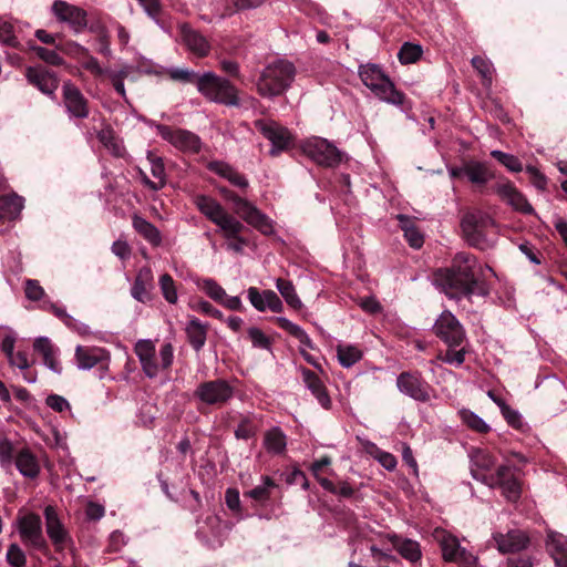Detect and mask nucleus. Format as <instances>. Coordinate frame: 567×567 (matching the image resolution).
<instances>
[{"instance_id":"nucleus-1","label":"nucleus","mask_w":567,"mask_h":567,"mask_svg":"<svg viewBox=\"0 0 567 567\" xmlns=\"http://www.w3.org/2000/svg\"><path fill=\"white\" fill-rule=\"evenodd\" d=\"M493 269L467 252H458L450 268L439 269L433 275V284L450 299L461 300L489 295L488 279Z\"/></svg>"},{"instance_id":"nucleus-2","label":"nucleus","mask_w":567,"mask_h":567,"mask_svg":"<svg viewBox=\"0 0 567 567\" xmlns=\"http://www.w3.org/2000/svg\"><path fill=\"white\" fill-rule=\"evenodd\" d=\"M353 544L360 543L371 551L374 558L379 559V557H389L386 554L388 548L384 547V544L390 543L393 548L398 550V553L408 561L416 563L422 557L421 546L416 540L401 537L396 534H383L377 533L373 530H365L361 528L355 536L351 538Z\"/></svg>"},{"instance_id":"nucleus-3","label":"nucleus","mask_w":567,"mask_h":567,"mask_svg":"<svg viewBox=\"0 0 567 567\" xmlns=\"http://www.w3.org/2000/svg\"><path fill=\"white\" fill-rule=\"evenodd\" d=\"M295 76L296 68L291 62L276 60L262 69L256 81V90L266 99L280 96L291 86Z\"/></svg>"},{"instance_id":"nucleus-4","label":"nucleus","mask_w":567,"mask_h":567,"mask_svg":"<svg viewBox=\"0 0 567 567\" xmlns=\"http://www.w3.org/2000/svg\"><path fill=\"white\" fill-rule=\"evenodd\" d=\"M503 464L499 465L495 474L491 475L488 486L498 487L504 494L520 495L522 485L518 473L527 464L528 460L519 452L511 451L502 454Z\"/></svg>"},{"instance_id":"nucleus-5","label":"nucleus","mask_w":567,"mask_h":567,"mask_svg":"<svg viewBox=\"0 0 567 567\" xmlns=\"http://www.w3.org/2000/svg\"><path fill=\"white\" fill-rule=\"evenodd\" d=\"M358 74L362 83L370 89L379 100L393 105L403 104L404 94L395 89L393 82L383 72L380 65L374 63L360 64Z\"/></svg>"},{"instance_id":"nucleus-6","label":"nucleus","mask_w":567,"mask_h":567,"mask_svg":"<svg viewBox=\"0 0 567 567\" xmlns=\"http://www.w3.org/2000/svg\"><path fill=\"white\" fill-rule=\"evenodd\" d=\"M495 227L494 219L481 210L466 213L461 220V229L468 245L485 250L494 245L489 237Z\"/></svg>"},{"instance_id":"nucleus-7","label":"nucleus","mask_w":567,"mask_h":567,"mask_svg":"<svg viewBox=\"0 0 567 567\" xmlns=\"http://www.w3.org/2000/svg\"><path fill=\"white\" fill-rule=\"evenodd\" d=\"M134 351L144 373L151 379L157 377L162 370L168 369L173 363L174 350L171 343L163 344L157 355L153 341L142 339L136 342Z\"/></svg>"},{"instance_id":"nucleus-8","label":"nucleus","mask_w":567,"mask_h":567,"mask_svg":"<svg viewBox=\"0 0 567 567\" xmlns=\"http://www.w3.org/2000/svg\"><path fill=\"white\" fill-rule=\"evenodd\" d=\"M219 192L227 202L231 203L235 214L245 223L265 235L274 233L272 220L251 202L225 187L219 188Z\"/></svg>"},{"instance_id":"nucleus-9","label":"nucleus","mask_w":567,"mask_h":567,"mask_svg":"<svg viewBox=\"0 0 567 567\" xmlns=\"http://www.w3.org/2000/svg\"><path fill=\"white\" fill-rule=\"evenodd\" d=\"M197 90L208 100L229 105H239L237 89L226 79L214 72H205L197 79Z\"/></svg>"},{"instance_id":"nucleus-10","label":"nucleus","mask_w":567,"mask_h":567,"mask_svg":"<svg viewBox=\"0 0 567 567\" xmlns=\"http://www.w3.org/2000/svg\"><path fill=\"white\" fill-rule=\"evenodd\" d=\"M433 538L440 545L445 561L455 563L461 567H475L477 557L460 545L456 536L444 528H435Z\"/></svg>"},{"instance_id":"nucleus-11","label":"nucleus","mask_w":567,"mask_h":567,"mask_svg":"<svg viewBox=\"0 0 567 567\" xmlns=\"http://www.w3.org/2000/svg\"><path fill=\"white\" fill-rule=\"evenodd\" d=\"M301 150L315 163L326 167L339 165L346 156L334 144L318 136L307 138L301 144Z\"/></svg>"},{"instance_id":"nucleus-12","label":"nucleus","mask_w":567,"mask_h":567,"mask_svg":"<svg viewBox=\"0 0 567 567\" xmlns=\"http://www.w3.org/2000/svg\"><path fill=\"white\" fill-rule=\"evenodd\" d=\"M193 203L196 208L213 224H215L219 230H234L237 228L238 219L230 215L226 208L212 196L204 194H197L193 198Z\"/></svg>"},{"instance_id":"nucleus-13","label":"nucleus","mask_w":567,"mask_h":567,"mask_svg":"<svg viewBox=\"0 0 567 567\" xmlns=\"http://www.w3.org/2000/svg\"><path fill=\"white\" fill-rule=\"evenodd\" d=\"M234 394V386L225 379L202 382L194 392V396L199 402L212 406H223L233 399Z\"/></svg>"},{"instance_id":"nucleus-14","label":"nucleus","mask_w":567,"mask_h":567,"mask_svg":"<svg viewBox=\"0 0 567 567\" xmlns=\"http://www.w3.org/2000/svg\"><path fill=\"white\" fill-rule=\"evenodd\" d=\"M434 333L447 347H458L466 343V333L457 320L450 311H443L433 326Z\"/></svg>"},{"instance_id":"nucleus-15","label":"nucleus","mask_w":567,"mask_h":567,"mask_svg":"<svg viewBox=\"0 0 567 567\" xmlns=\"http://www.w3.org/2000/svg\"><path fill=\"white\" fill-rule=\"evenodd\" d=\"M155 127L157 134L175 148L185 153H198L200 151L202 141L195 133L163 124H156Z\"/></svg>"},{"instance_id":"nucleus-16","label":"nucleus","mask_w":567,"mask_h":567,"mask_svg":"<svg viewBox=\"0 0 567 567\" xmlns=\"http://www.w3.org/2000/svg\"><path fill=\"white\" fill-rule=\"evenodd\" d=\"M18 532L22 543L25 546L37 550H43L48 547L42 533V522L37 514H25L18 519Z\"/></svg>"},{"instance_id":"nucleus-17","label":"nucleus","mask_w":567,"mask_h":567,"mask_svg":"<svg viewBox=\"0 0 567 567\" xmlns=\"http://www.w3.org/2000/svg\"><path fill=\"white\" fill-rule=\"evenodd\" d=\"M44 518L47 534L55 550L63 551L68 548H71L73 545L72 536L64 524L61 522L55 508L52 506H47L44 509Z\"/></svg>"},{"instance_id":"nucleus-18","label":"nucleus","mask_w":567,"mask_h":567,"mask_svg":"<svg viewBox=\"0 0 567 567\" xmlns=\"http://www.w3.org/2000/svg\"><path fill=\"white\" fill-rule=\"evenodd\" d=\"M255 127L271 143V155L286 150L291 142L289 131L275 121L257 120L255 121Z\"/></svg>"},{"instance_id":"nucleus-19","label":"nucleus","mask_w":567,"mask_h":567,"mask_svg":"<svg viewBox=\"0 0 567 567\" xmlns=\"http://www.w3.org/2000/svg\"><path fill=\"white\" fill-rule=\"evenodd\" d=\"M178 31L182 44L190 54L199 59L209 55L212 42L200 31L187 23L181 24Z\"/></svg>"},{"instance_id":"nucleus-20","label":"nucleus","mask_w":567,"mask_h":567,"mask_svg":"<svg viewBox=\"0 0 567 567\" xmlns=\"http://www.w3.org/2000/svg\"><path fill=\"white\" fill-rule=\"evenodd\" d=\"M492 539L497 550L505 554H514L528 547L530 539L525 530L509 529L507 533L494 532Z\"/></svg>"},{"instance_id":"nucleus-21","label":"nucleus","mask_w":567,"mask_h":567,"mask_svg":"<svg viewBox=\"0 0 567 567\" xmlns=\"http://www.w3.org/2000/svg\"><path fill=\"white\" fill-rule=\"evenodd\" d=\"M52 12L59 21L68 23L75 33H81L87 25L86 12L65 1H54Z\"/></svg>"},{"instance_id":"nucleus-22","label":"nucleus","mask_w":567,"mask_h":567,"mask_svg":"<svg viewBox=\"0 0 567 567\" xmlns=\"http://www.w3.org/2000/svg\"><path fill=\"white\" fill-rule=\"evenodd\" d=\"M75 362L80 370H90L97 365L105 371L109 369L110 353L100 347L78 346L75 348Z\"/></svg>"},{"instance_id":"nucleus-23","label":"nucleus","mask_w":567,"mask_h":567,"mask_svg":"<svg viewBox=\"0 0 567 567\" xmlns=\"http://www.w3.org/2000/svg\"><path fill=\"white\" fill-rule=\"evenodd\" d=\"M396 388L415 401L426 402L430 399L429 384L416 373L402 372L396 379Z\"/></svg>"},{"instance_id":"nucleus-24","label":"nucleus","mask_w":567,"mask_h":567,"mask_svg":"<svg viewBox=\"0 0 567 567\" xmlns=\"http://www.w3.org/2000/svg\"><path fill=\"white\" fill-rule=\"evenodd\" d=\"M63 100L70 117L86 118L89 116L87 100L70 81L63 84Z\"/></svg>"},{"instance_id":"nucleus-25","label":"nucleus","mask_w":567,"mask_h":567,"mask_svg":"<svg viewBox=\"0 0 567 567\" xmlns=\"http://www.w3.org/2000/svg\"><path fill=\"white\" fill-rule=\"evenodd\" d=\"M247 298L251 306L260 312L266 310L281 312L284 310V303L274 290L259 291L256 287H249L247 289Z\"/></svg>"},{"instance_id":"nucleus-26","label":"nucleus","mask_w":567,"mask_h":567,"mask_svg":"<svg viewBox=\"0 0 567 567\" xmlns=\"http://www.w3.org/2000/svg\"><path fill=\"white\" fill-rule=\"evenodd\" d=\"M472 474L475 480L488 485L491 471L496 465V457L487 450L477 449L471 454Z\"/></svg>"},{"instance_id":"nucleus-27","label":"nucleus","mask_w":567,"mask_h":567,"mask_svg":"<svg viewBox=\"0 0 567 567\" xmlns=\"http://www.w3.org/2000/svg\"><path fill=\"white\" fill-rule=\"evenodd\" d=\"M497 195L506 202L515 210L526 215L534 214V208L524 196L512 183H499L496 186Z\"/></svg>"},{"instance_id":"nucleus-28","label":"nucleus","mask_w":567,"mask_h":567,"mask_svg":"<svg viewBox=\"0 0 567 567\" xmlns=\"http://www.w3.org/2000/svg\"><path fill=\"white\" fill-rule=\"evenodd\" d=\"M28 81L43 94L53 96L58 89V79L54 73L41 68L29 66L25 71Z\"/></svg>"},{"instance_id":"nucleus-29","label":"nucleus","mask_w":567,"mask_h":567,"mask_svg":"<svg viewBox=\"0 0 567 567\" xmlns=\"http://www.w3.org/2000/svg\"><path fill=\"white\" fill-rule=\"evenodd\" d=\"M228 525L223 523L218 516H208L203 526H199L197 535L209 546H220L221 537L228 529Z\"/></svg>"},{"instance_id":"nucleus-30","label":"nucleus","mask_w":567,"mask_h":567,"mask_svg":"<svg viewBox=\"0 0 567 567\" xmlns=\"http://www.w3.org/2000/svg\"><path fill=\"white\" fill-rule=\"evenodd\" d=\"M299 372L301 373L306 388L317 399L318 403L323 409H329L331 406V400L321 379L305 367L299 368Z\"/></svg>"},{"instance_id":"nucleus-31","label":"nucleus","mask_w":567,"mask_h":567,"mask_svg":"<svg viewBox=\"0 0 567 567\" xmlns=\"http://www.w3.org/2000/svg\"><path fill=\"white\" fill-rule=\"evenodd\" d=\"M208 169L216 175L227 179L231 185L245 189L248 187V179L225 162L214 161L208 163Z\"/></svg>"},{"instance_id":"nucleus-32","label":"nucleus","mask_w":567,"mask_h":567,"mask_svg":"<svg viewBox=\"0 0 567 567\" xmlns=\"http://www.w3.org/2000/svg\"><path fill=\"white\" fill-rule=\"evenodd\" d=\"M41 308L44 310L51 311L69 329L73 330L74 332L79 333L80 336H86L91 332L90 327L87 324L80 322L79 320L73 318L71 315H69L64 308L58 307L55 303L51 302L50 300H44Z\"/></svg>"},{"instance_id":"nucleus-33","label":"nucleus","mask_w":567,"mask_h":567,"mask_svg":"<svg viewBox=\"0 0 567 567\" xmlns=\"http://www.w3.org/2000/svg\"><path fill=\"white\" fill-rule=\"evenodd\" d=\"M546 545L558 567H567V537L556 532H548Z\"/></svg>"},{"instance_id":"nucleus-34","label":"nucleus","mask_w":567,"mask_h":567,"mask_svg":"<svg viewBox=\"0 0 567 567\" xmlns=\"http://www.w3.org/2000/svg\"><path fill=\"white\" fill-rule=\"evenodd\" d=\"M153 284V272L151 268L143 267L138 270L134 284L131 288V295L132 297L140 301V302H146L150 300V288Z\"/></svg>"},{"instance_id":"nucleus-35","label":"nucleus","mask_w":567,"mask_h":567,"mask_svg":"<svg viewBox=\"0 0 567 567\" xmlns=\"http://www.w3.org/2000/svg\"><path fill=\"white\" fill-rule=\"evenodd\" d=\"M24 207V198L16 193L0 196V219L16 220Z\"/></svg>"},{"instance_id":"nucleus-36","label":"nucleus","mask_w":567,"mask_h":567,"mask_svg":"<svg viewBox=\"0 0 567 567\" xmlns=\"http://www.w3.org/2000/svg\"><path fill=\"white\" fill-rule=\"evenodd\" d=\"M208 324L203 323L194 316L188 318L185 331L188 342L195 351H199L206 343Z\"/></svg>"},{"instance_id":"nucleus-37","label":"nucleus","mask_w":567,"mask_h":567,"mask_svg":"<svg viewBox=\"0 0 567 567\" xmlns=\"http://www.w3.org/2000/svg\"><path fill=\"white\" fill-rule=\"evenodd\" d=\"M264 446L270 454H284L287 447V436L279 426H274L265 432Z\"/></svg>"},{"instance_id":"nucleus-38","label":"nucleus","mask_w":567,"mask_h":567,"mask_svg":"<svg viewBox=\"0 0 567 567\" xmlns=\"http://www.w3.org/2000/svg\"><path fill=\"white\" fill-rule=\"evenodd\" d=\"M338 362L342 368L349 369L363 358L360 347L350 343H339L336 347Z\"/></svg>"},{"instance_id":"nucleus-39","label":"nucleus","mask_w":567,"mask_h":567,"mask_svg":"<svg viewBox=\"0 0 567 567\" xmlns=\"http://www.w3.org/2000/svg\"><path fill=\"white\" fill-rule=\"evenodd\" d=\"M133 228L153 246H159L162 236L159 230L145 218L134 215L132 218Z\"/></svg>"},{"instance_id":"nucleus-40","label":"nucleus","mask_w":567,"mask_h":567,"mask_svg":"<svg viewBox=\"0 0 567 567\" xmlns=\"http://www.w3.org/2000/svg\"><path fill=\"white\" fill-rule=\"evenodd\" d=\"M18 471L25 477L33 478L40 472V465L37 457L27 449L21 450L16 457Z\"/></svg>"},{"instance_id":"nucleus-41","label":"nucleus","mask_w":567,"mask_h":567,"mask_svg":"<svg viewBox=\"0 0 567 567\" xmlns=\"http://www.w3.org/2000/svg\"><path fill=\"white\" fill-rule=\"evenodd\" d=\"M400 227L403 230L404 238L412 248L419 249L424 243V237L415 223L406 215H398Z\"/></svg>"},{"instance_id":"nucleus-42","label":"nucleus","mask_w":567,"mask_h":567,"mask_svg":"<svg viewBox=\"0 0 567 567\" xmlns=\"http://www.w3.org/2000/svg\"><path fill=\"white\" fill-rule=\"evenodd\" d=\"M465 176L473 184L484 185L494 175L486 163L473 161L465 165Z\"/></svg>"},{"instance_id":"nucleus-43","label":"nucleus","mask_w":567,"mask_h":567,"mask_svg":"<svg viewBox=\"0 0 567 567\" xmlns=\"http://www.w3.org/2000/svg\"><path fill=\"white\" fill-rule=\"evenodd\" d=\"M260 429V420L256 415H245L240 419L234 434L237 440H250Z\"/></svg>"},{"instance_id":"nucleus-44","label":"nucleus","mask_w":567,"mask_h":567,"mask_svg":"<svg viewBox=\"0 0 567 567\" xmlns=\"http://www.w3.org/2000/svg\"><path fill=\"white\" fill-rule=\"evenodd\" d=\"M367 454L378 461L385 470L393 471L396 467V458L393 454L381 450L377 444L370 441L363 443Z\"/></svg>"},{"instance_id":"nucleus-45","label":"nucleus","mask_w":567,"mask_h":567,"mask_svg":"<svg viewBox=\"0 0 567 567\" xmlns=\"http://www.w3.org/2000/svg\"><path fill=\"white\" fill-rule=\"evenodd\" d=\"M133 68L128 64L123 65L120 70H111L104 76H106L115 92L126 102L128 103V99L125 91L124 81L132 72Z\"/></svg>"},{"instance_id":"nucleus-46","label":"nucleus","mask_w":567,"mask_h":567,"mask_svg":"<svg viewBox=\"0 0 567 567\" xmlns=\"http://www.w3.org/2000/svg\"><path fill=\"white\" fill-rule=\"evenodd\" d=\"M276 288L288 306L297 310L302 308L303 305L299 296L297 295L295 286L292 285L291 281L282 278H277Z\"/></svg>"},{"instance_id":"nucleus-47","label":"nucleus","mask_w":567,"mask_h":567,"mask_svg":"<svg viewBox=\"0 0 567 567\" xmlns=\"http://www.w3.org/2000/svg\"><path fill=\"white\" fill-rule=\"evenodd\" d=\"M276 322L278 323V326L281 329L286 330L292 337L298 339L300 341V343L307 346L310 349L313 348V343H312L310 337L308 336V333L300 326L293 323L292 321H290L286 317H277L276 318Z\"/></svg>"},{"instance_id":"nucleus-48","label":"nucleus","mask_w":567,"mask_h":567,"mask_svg":"<svg viewBox=\"0 0 567 567\" xmlns=\"http://www.w3.org/2000/svg\"><path fill=\"white\" fill-rule=\"evenodd\" d=\"M468 352V341L458 347H447L445 353L439 354L437 359L444 363L454 367H461L465 361V355Z\"/></svg>"},{"instance_id":"nucleus-49","label":"nucleus","mask_w":567,"mask_h":567,"mask_svg":"<svg viewBox=\"0 0 567 567\" xmlns=\"http://www.w3.org/2000/svg\"><path fill=\"white\" fill-rule=\"evenodd\" d=\"M458 415L462 422L472 431L487 433L491 430V426L480 415L468 409L460 410Z\"/></svg>"},{"instance_id":"nucleus-50","label":"nucleus","mask_w":567,"mask_h":567,"mask_svg":"<svg viewBox=\"0 0 567 567\" xmlns=\"http://www.w3.org/2000/svg\"><path fill=\"white\" fill-rule=\"evenodd\" d=\"M244 229V225L240 220H238L237 228H234V230H220L223 234V237L227 240V249L235 251V252H241L244 247L247 245V239L244 238L240 233Z\"/></svg>"},{"instance_id":"nucleus-51","label":"nucleus","mask_w":567,"mask_h":567,"mask_svg":"<svg viewBox=\"0 0 567 567\" xmlns=\"http://www.w3.org/2000/svg\"><path fill=\"white\" fill-rule=\"evenodd\" d=\"M28 48L30 51L34 52L39 59H41L43 62L50 65L60 66L64 64V60L58 53L59 50L56 49H47L44 47L35 44L32 41L28 42Z\"/></svg>"},{"instance_id":"nucleus-52","label":"nucleus","mask_w":567,"mask_h":567,"mask_svg":"<svg viewBox=\"0 0 567 567\" xmlns=\"http://www.w3.org/2000/svg\"><path fill=\"white\" fill-rule=\"evenodd\" d=\"M158 286L164 299L168 303L175 305L178 301L176 282L171 275L163 274L158 279Z\"/></svg>"},{"instance_id":"nucleus-53","label":"nucleus","mask_w":567,"mask_h":567,"mask_svg":"<svg viewBox=\"0 0 567 567\" xmlns=\"http://www.w3.org/2000/svg\"><path fill=\"white\" fill-rule=\"evenodd\" d=\"M197 286L213 300L220 302L226 297L225 289L214 279L204 278Z\"/></svg>"},{"instance_id":"nucleus-54","label":"nucleus","mask_w":567,"mask_h":567,"mask_svg":"<svg viewBox=\"0 0 567 567\" xmlns=\"http://www.w3.org/2000/svg\"><path fill=\"white\" fill-rule=\"evenodd\" d=\"M491 156L497 159L504 165L509 172L519 173L523 171V164L518 157L513 154L502 152L499 150H493Z\"/></svg>"},{"instance_id":"nucleus-55","label":"nucleus","mask_w":567,"mask_h":567,"mask_svg":"<svg viewBox=\"0 0 567 567\" xmlns=\"http://www.w3.org/2000/svg\"><path fill=\"white\" fill-rule=\"evenodd\" d=\"M423 53L422 47L419 44L405 42L399 53L398 58L402 64H411L416 62Z\"/></svg>"},{"instance_id":"nucleus-56","label":"nucleus","mask_w":567,"mask_h":567,"mask_svg":"<svg viewBox=\"0 0 567 567\" xmlns=\"http://www.w3.org/2000/svg\"><path fill=\"white\" fill-rule=\"evenodd\" d=\"M80 66L90 72L94 78H103L109 68H104L100 64L99 60L93 56L90 51L80 60Z\"/></svg>"},{"instance_id":"nucleus-57","label":"nucleus","mask_w":567,"mask_h":567,"mask_svg":"<svg viewBox=\"0 0 567 567\" xmlns=\"http://www.w3.org/2000/svg\"><path fill=\"white\" fill-rule=\"evenodd\" d=\"M473 68L481 74L484 86H489L493 80V68L488 60L482 56H474L472 59Z\"/></svg>"},{"instance_id":"nucleus-58","label":"nucleus","mask_w":567,"mask_h":567,"mask_svg":"<svg viewBox=\"0 0 567 567\" xmlns=\"http://www.w3.org/2000/svg\"><path fill=\"white\" fill-rule=\"evenodd\" d=\"M0 44L10 48H18L19 40L14 32V27L7 20H0Z\"/></svg>"},{"instance_id":"nucleus-59","label":"nucleus","mask_w":567,"mask_h":567,"mask_svg":"<svg viewBox=\"0 0 567 567\" xmlns=\"http://www.w3.org/2000/svg\"><path fill=\"white\" fill-rule=\"evenodd\" d=\"M168 76L177 82L182 83H195L197 85V79L200 76L195 71L187 68H169L167 70Z\"/></svg>"},{"instance_id":"nucleus-60","label":"nucleus","mask_w":567,"mask_h":567,"mask_svg":"<svg viewBox=\"0 0 567 567\" xmlns=\"http://www.w3.org/2000/svg\"><path fill=\"white\" fill-rule=\"evenodd\" d=\"M247 333L254 348L270 350L271 341L261 329L257 327H251L248 329Z\"/></svg>"},{"instance_id":"nucleus-61","label":"nucleus","mask_w":567,"mask_h":567,"mask_svg":"<svg viewBox=\"0 0 567 567\" xmlns=\"http://www.w3.org/2000/svg\"><path fill=\"white\" fill-rule=\"evenodd\" d=\"M56 50L74 59L75 61H78V63L89 52V50L85 47L74 41L56 45Z\"/></svg>"},{"instance_id":"nucleus-62","label":"nucleus","mask_w":567,"mask_h":567,"mask_svg":"<svg viewBox=\"0 0 567 567\" xmlns=\"http://www.w3.org/2000/svg\"><path fill=\"white\" fill-rule=\"evenodd\" d=\"M525 171L535 188L542 192L547 189L548 179L537 167L528 165Z\"/></svg>"},{"instance_id":"nucleus-63","label":"nucleus","mask_w":567,"mask_h":567,"mask_svg":"<svg viewBox=\"0 0 567 567\" xmlns=\"http://www.w3.org/2000/svg\"><path fill=\"white\" fill-rule=\"evenodd\" d=\"M7 561L13 567H24L27 559L22 549L17 544H11L7 550Z\"/></svg>"},{"instance_id":"nucleus-64","label":"nucleus","mask_w":567,"mask_h":567,"mask_svg":"<svg viewBox=\"0 0 567 567\" xmlns=\"http://www.w3.org/2000/svg\"><path fill=\"white\" fill-rule=\"evenodd\" d=\"M25 297L32 301H40L43 299L45 292L35 279H27L24 287Z\"/></svg>"}]
</instances>
